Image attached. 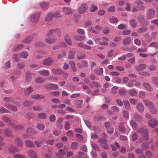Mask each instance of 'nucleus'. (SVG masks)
<instances>
[{
    "label": "nucleus",
    "instance_id": "f257e3e1",
    "mask_svg": "<svg viewBox=\"0 0 158 158\" xmlns=\"http://www.w3.org/2000/svg\"><path fill=\"white\" fill-rule=\"evenodd\" d=\"M50 31L46 35V37L45 41L46 43L51 44L56 42L57 40V38L53 35Z\"/></svg>",
    "mask_w": 158,
    "mask_h": 158
},
{
    "label": "nucleus",
    "instance_id": "f03ea898",
    "mask_svg": "<svg viewBox=\"0 0 158 158\" xmlns=\"http://www.w3.org/2000/svg\"><path fill=\"white\" fill-rule=\"evenodd\" d=\"M105 92L106 89H100L99 91L98 89H89L87 93L89 94L91 93L92 95H97L102 94Z\"/></svg>",
    "mask_w": 158,
    "mask_h": 158
},
{
    "label": "nucleus",
    "instance_id": "7ed1b4c3",
    "mask_svg": "<svg viewBox=\"0 0 158 158\" xmlns=\"http://www.w3.org/2000/svg\"><path fill=\"white\" fill-rule=\"evenodd\" d=\"M140 132L144 139L145 140H147L148 139V129L145 127H142Z\"/></svg>",
    "mask_w": 158,
    "mask_h": 158
},
{
    "label": "nucleus",
    "instance_id": "20e7f679",
    "mask_svg": "<svg viewBox=\"0 0 158 158\" xmlns=\"http://www.w3.org/2000/svg\"><path fill=\"white\" fill-rule=\"evenodd\" d=\"M62 12L64 15H69L73 13L75 10L70 7H65L62 8Z\"/></svg>",
    "mask_w": 158,
    "mask_h": 158
},
{
    "label": "nucleus",
    "instance_id": "39448f33",
    "mask_svg": "<svg viewBox=\"0 0 158 158\" xmlns=\"http://www.w3.org/2000/svg\"><path fill=\"white\" fill-rule=\"evenodd\" d=\"M155 14V10L152 8H149L147 11V18L148 19H151L153 17Z\"/></svg>",
    "mask_w": 158,
    "mask_h": 158
},
{
    "label": "nucleus",
    "instance_id": "423d86ee",
    "mask_svg": "<svg viewBox=\"0 0 158 158\" xmlns=\"http://www.w3.org/2000/svg\"><path fill=\"white\" fill-rule=\"evenodd\" d=\"M88 10V5L85 3L82 4L78 9V12L80 14L85 13Z\"/></svg>",
    "mask_w": 158,
    "mask_h": 158
},
{
    "label": "nucleus",
    "instance_id": "0eeeda50",
    "mask_svg": "<svg viewBox=\"0 0 158 158\" xmlns=\"http://www.w3.org/2000/svg\"><path fill=\"white\" fill-rule=\"evenodd\" d=\"M40 13L39 12L36 13L31 17V21L34 23H37L40 18Z\"/></svg>",
    "mask_w": 158,
    "mask_h": 158
},
{
    "label": "nucleus",
    "instance_id": "6e6552de",
    "mask_svg": "<svg viewBox=\"0 0 158 158\" xmlns=\"http://www.w3.org/2000/svg\"><path fill=\"white\" fill-rule=\"evenodd\" d=\"M148 125L151 127L154 128L158 125V122L155 118H153L148 121Z\"/></svg>",
    "mask_w": 158,
    "mask_h": 158
},
{
    "label": "nucleus",
    "instance_id": "1a4fd4ad",
    "mask_svg": "<svg viewBox=\"0 0 158 158\" xmlns=\"http://www.w3.org/2000/svg\"><path fill=\"white\" fill-rule=\"evenodd\" d=\"M93 27L90 26L89 28V30L92 33L98 34L101 30L102 27L98 25H96L95 26V30H94L93 29Z\"/></svg>",
    "mask_w": 158,
    "mask_h": 158
},
{
    "label": "nucleus",
    "instance_id": "9d476101",
    "mask_svg": "<svg viewBox=\"0 0 158 158\" xmlns=\"http://www.w3.org/2000/svg\"><path fill=\"white\" fill-rule=\"evenodd\" d=\"M49 31L52 32L51 33L53 35L56 33L60 38H61L62 37V33L61 30L60 29L56 28L51 30Z\"/></svg>",
    "mask_w": 158,
    "mask_h": 158
},
{
    "label": "nucleus",
    "instance_id": "9b49d317",
    "mask_svg": "<svg viewBox=\"0 0 158 158\" xmlns=\"http://www.w3.org/2000/svg\"><path fill=\"white\" fill-rule=\"evenodd\" d=\"M34 74L29 71L25 73V81L27 82H30L32 79V76Z\"/></svg>",
    "mask_w": 158,
    "mask_h": 158
},
{
    "label": "nucleus",
    "instance_id": "f8f14e48",
    "mask_svg": "<svg viewBox=\"0 0 158 158\" xmlns=\"http://www.w3.org/2000/svg\"><path fill=\"white\" fill-rule=\"evenodd\" d=\"M53 62L52 59L49 57H48L47 58L44 59L43 62L42 64L46 65H50Z\"/></svg>",
    "mask_w": 158,
    "mask_h": 158
},
{
    "label": "nucleus",
    "instance_id": "ddd939ff",
    "mask_svg": "<svg viewBox=\"0 0 158 158\" xmlns=\"http://www.w3.org/2000/svg\"><path fill=\"white\" fill-rule=\"evenodd\" d=\"M28 155L29 157L31 158H37V155L36 152L33 150H30L28 152Z\"/></svg>",
    "mask_w": 158,
    "mask_h": 158
},
{
    "label": "nucleus",
    "instance_id": "4468645a",
    "mask_svg": "<svg viewBox=\"0 0 158 158\" xmlns=\"http://www.w3.org/2000/svg\"><path fill=\"white\" fill-rule=\"evenodd\" d=\"M131 42V40L130 37H127L124 38L123 41V44L125 45H130Z\"/></svg>",
    "mask_w": 158,
    "mask_h": 158
},
{
    "label": "nucleus",
    "instance_id": "2eb2a0df",
    "mask_svg": "<svg viewBox=\"0 0 158 158\" xmlns=\"http://www.w3.org/2000/svg\"><path fill=\"white\" fill-rule=\"evenodd\" d=\"M40 6L43 10L46 11L48 8L49 4L48 2H43L40 3Z\"/></svg>",
    "mask_w": 158,
    "mask_h": 158
},
{
    "label": "nucleus",
    "instance_id": "dca6fc26",
    "mask_svg": "<svg viewBox=\"0 0 158 158\" xmlns=\"http://www.w3.org/2000/svg\"><path fill=\"white\" fill-rule=\"evenodd\" d=\"M53 17V14L51 12L49 13L46 15L44 18V20L47 22H49L52 20Z\"/></svg>",
    "mask_w": 158,
    "mask_h": 158
},
{
    "label": "nucleus",
    "instance_id": "f3484780",
    "mask_svg": "<svg viewBox=\"0 0 158 158\" xmlns=\"http://www.w3.org/2000/svg\"><path fill=\"white\" fill-rule=\"evenodd\" d=\"M88 63L85 60H82L81 61V64H78V67L80 69H81L83 68H86L88 66Z\"/></svg>",
    "mask_w": 158,
    "mask_h": 158
},
{
    "label": "nucleus",
    "instance_id": "a211bd4d",
    "mask_svg": "<svg viewBox=\"0 0 158 158\" xmlns=\"http://www.w3.org/2000/svg\"><path fill=\"white\" fill-rule=\"evenodd\" d=\"M76 53V51L74 49H71L69 52V58L73 59Z\"/></svg>",
    "mask_w": 158,
    "mask_h": 158
},
{
    "label": "nucleus",
    "instance_id": "6ab92c4d",
    "mask_svg": "<svg viewBox=\"0 0 158 158\" xmlns=\"http://www.w3.org/2000/svg\"><path fill=\"white\" fill-rule=\"evenodd\" d=\"M78 46L80 48H82L84 49L88 50H89L91 49V47L90 46L84 44L82 43H80L78 44Z\"/></svg>",
    "mask_w": 158,
    "mask_h": 158
},
{
    "label": "nucleus",
    "instance_id": "aec40b11",
    "mask_svg": "<svg viewBox=\"0 0 158 158\" xmlns=\"http://www.w3.org/2000/svg\"><path fill=\"white\" fill-rule=\"evenodd\" d=\"M15 143L19 147H22L23 145V142L20 138L16 137L15 139Z\"/></svg>",
    "mask_w": 158,
    "mask_h": 158
},
{
    "label": "nucleus",
    "instance_id": "412c9836",
    "mask_svg": "<svg viewBox=\"0 0 158 158\" xmlns=\"http://www.w3.org/2000/svg\"><path fill=\"white\" fill-rule=\"evenodd\" d=\"M137 110L140 113H142L144 110V108L143 105L141 103H139L136 106Z\"/></svg>",
    "mask_w": 158,
    "mask_h": 158
},
{
    "label": "nucleus",
    "instance_id": "4be33fe9",
    "mask_svg": "<svg viewBox=\"0 0 158 158\" xmlns=\"http://www.w3.org/2000/svg\"><path fill=\"white\" fill-rule=\"evenodd\" d=\"M5 107L9 109L14 111H16L17 110V108L15 106L7 104L6 105Z\"/></svg>",
    "mask_w": 158,
    "mask_h": 158
},
{
    "label": "nucleus",
    "instance_id": "5701e85b",
    "mask_svg": "<svg viewBox=\"0 0 158 158\" xmlns=\"http://www.w3.org/2000/svg\"><path fill=\"white\" fill-rule=\"evenodd\" d=\"M147 67L145 64H140L136 67L137 71H141L145 69Z\"/></svg>",
    "mask_w": 158,
    "mask_h": 158
},
{
    "label": "nucleus",
    "instance_id": "b1692460",
    "mask_svg": "<svg viewBox=\"0 0 158 158\" xmlns=\"http://www.w3.org/2000/svg\"><path fill=\"white\" fill-rule=\"evenodd\" d=\"M125 123L122 122L118 126V128L120 131L123 133H125L126 131V129L124 127Z\"/></svg>",
    "mask_w": 158,
    "mask_h": 158
},
{
    "label": "nucleus",
    "instance_id": "393cba45",
    "mask_svg": "<svg viewBox=\"0 0 158 158\" xmlns=\"http://www.w3.org/2000/svg\"><path fill=\"white\" fill-rule=\"evenodd\" d=\"M19 151V149L15 146H12L10 147L9 151L11 153L13 154Z\"/></svg>",
    "mask_w": 158,
    "mask_h": 158
},
{
    "label": "nucleus",
    "instance_id": "a878e982",
    "mask_svg": "<svg viewBox=\"0 0 158 158\" xmlns=\"http://www.w3.org/2000/svg\"><path fill=\"white\" fill-rule=\"evenodd\" d=\"M64 40L65 42L69 45L71 46L72 43L71 41L70 36L68 35H66L64 36Z\"/></svg>",
    "mask_w": 158,
    "mask_h": 158
},
{
    "label": "nucleus",
    "instance_id": "bb28decb",
    "mask_svg": "<svg viewBox=\"0 0 158 158\" xmlns=\"http://www.w3.org/2000/svg\"><path fill=\"white\" fill-rule=\"evenodd\" d=\"M33 102L32 101L28 100L25 101L23 102V106L26 107H30L33 104Z\"/></svg>",
    "mask_w": 158,
    "mask_h": 158
},
{
    "label": "nucleus",
    "instance_id": "cd10ccee",
    "mask_svg": "<svg viewBox=\"0 0 158 158\" xmlns=\"http://www.w3.org/2000/svg\"><path fill=\"white\" fill-rule=\"evenodd\" d=\"M144 102L145 105L150 108H153L155 107L154 104L148 101L145 100L144 101Z\"/></svg>",
    "mask_w": 158,
    "mask_h": 158
},
{
    "label": "nucleus",
    "instance_id": "c85d7f7f",
    "mask_svg": "<svg viewBox=\"0 0 158 158\" xmlns=\"http://www.w3.org/2000/svg\"><path fill=\"white\" fill-rule=\"evenodd\" d=\"M39 72L40 74L45 76H48L50 73L49 71L45 69H43L39 71Z\"/></svg>",
    "mask_w": 158,
    "mask_h": 158
},
{
    "label": "nucleus",
    "instance_id": "c756f323",
    "mask_svg": "<svg viewBox=\"0 0 158 158\" xmlns=\"http://www.w3.org/2000/svg\"><path fill=\"white\" fill-rule=\"evenodd\" d=\"M33 39V37L31 36H28L23 40V42L27 44H29L31 42Z\"/></svg>",
    "mask_w": 158,
    "mask_h": 158
},
{
    "label": "nucleus",
    "instance_id": "7c9ffc66",
    "mask_svg": "<svg viewBox=\"0 0 158 158\" xmlns=\"http://www.w3.org/2000/svg\"><path fill=\"white\" fill-rule=\"evenodd\" d=\"M10 125L15 130H22L23 129V127L21 125H15L14 123L10 124Z\"/></svg>",
    "mask_w": 158,
    "mask_h": 158
},
{
    "label": "nucleus",
    "instance_id": "2f4dec72",
    "mask_svg": "<svg viewBox=\"0 0 158 158\" xmlns=\"http://www.w3.org/2000/svg\"><path fill=\"white\" fill-rule=\"evenodd\" d=\"M52 72L55 74L62 75L63 74V71L58 69H53L52 70Z\"/></svg>",
    "mask_w": 158,
    "mask_h": 158
},
{
    "label": "nucleus",
    "instance_id": "473e14b6",
    "mask_svg": "<svg viewBox=\"0 0 158 158\" xmlns=\"http://www.w3.org/2000/svg\"><path fill=\"white\" fill-rule=\"evenodd\" d=\"M123 102L126 109L128 110H131V108L129 102L127 100H124Z\"/></svg>",
    "mask_w": 158,
    "mask_h": 158
},
{
    "label": "nucleus",
    "instance_id": "72a5a7b5",
    "mask_svg": "<svg viewBox=\"0 0 158 158\" xmlns=\"http://www.w3.org/2000/svg\"><path fill=\"white\" fill-rule=\"evenodd\" d=\"M85 37V36L84 35H77L74 37V39L77 41H81L84 40Z\"/></svg>",
    "mask_w": 158,
    "mask_h": 158
},
{
    "label": "nucleus",
    "instance_id": "f704fd0d",
    "mask_svg": "<svg viewBox=\"0 0 158 158\" xmlns=\"http://www.w3.org/2000/svg\"><path fill=\"white\" fill-rule=\"evenodd\" d=\"M141 148L144 150H148L149 147V144L146 142L143 143L141 145Z\"/></svg>",
    "mask_w": 158,
    "mask_h": 158
},
{
    "label": "nucleus",
    "instance_id": "c9c22d12",
    "mask_svg": "<svg viewBox=\"0 0 158 158\" xmlns=\"http://www.w3.org/2000/svg\"><path fill=\"white\" fill-rule=\"evenodd\" d=\"M86 57L85 54L83 52H80L77 55V57L78 60H81L84 58Z\"/></svg>",
    "mask_w": 158,
    "mask_h": 158
},
{
    "label": "nucleus",
    "instance_id": "e433bc0d",
    "mask_svg": "<svg viewBox=\"0 0 158 158\" xmlns=\"http://www.w3.org/2000/svg\"><path fill=\"white\" fill-rule=\"evenodd\" d=\"M91 145L93 149L96 151H99L100 148L98 146L96 143L93 142L91 143Z\"/></svg>",
    "mask_w": 158,
    "mask_h": 158
},
{
    "label": "nucleus",
    "instance_id": "4c0bfd02",
    "mask_svg": "<svg viewBox=\"0 0 158 158\" xmlns=\"http://www.w3.org/2000/svg\"><path fill=\"white\" fill-rule=\"evenodd\" d=\"M98 9V7L97 6L92 4L90 6L89 10L91 12H94L97 10Z\"/></svg>",
    "mask_w": 158,
    "mask_h": 158
},
{
    "label": "nucleus",
    "instance_id": "58836bf2",
    "mask_svg": "<svg viewBox=\"0 0 158 158\" xmlns=\"http://www.w3.org/2000/svg\"><path fill=\"white\" fill-rule=\"evenodd\" d=\"M45 81V79L40 77H38L35 79V82L37 83L40 84L44 82Z\"/></svg>",
    "mask_w": 158,
    "mask_h": 158
},
{
    "label": "nucleus",
    "instance_id": "ea45409f",
    "mask_svg": "<svg viewBox=\"0 0 158 158\" xmlns=\"http://www.w3.org/2000/svg\"><path fill=\"white\" fill-rule=\"evenodd\" d=\"M47 88L49 89H57L58 88L56 85L51 83L47 85Z\"/></svg>",
    "mask_w": 158,
    "mask_h": 158
},
{
    "label": "nucleus",
    "instance_id": "a19ab883",
    "mask_svg": "<svg viewBox=\"0 0 158 158\" xmlns=\"http://www.w3.org/2000/svg\"><path fill=\"white\" fill-rule=\"evenodd\" d=\"M133 118L136 120L140 121L141 120L142 117L139 114H136L133 115Z\"/></svg>",
    "mask_w": 158,
    "mask_h": 158
},
{
    "label": "nucleus",
    "instance_id": "79ce46f5",
    "mask_svg": "<svg viewBox=\"0 0 158 158\" xmlns=\"http://www.w3.org/2000/svg\"><path fill=\"white\" fill-rule=\"evenodd\" d=\"M37 128L40 130H43L45 128V126L41 123H38L36 125Z\"/></svg>",
    "mask_w": 158,
    "mask_h": 158
},
{
    "label": "nucleus",
    "instance_id": "37998d69",
    "mask_svg": "<svg viewBox=\"0 0 158 158\" xmlns=\"http://www.w3.org/2000/svg\"><path fill=\"white\" fill-rule=\"evenodd\" d=\"M130 24L133 28H135L137 27V22L136 20L132 19L130 20Z\"/></svg>",
    "mask_w": 158,
    "mask_h": 158
},
{
    "label": "nucleus",
    "instance_id": "c03bdc74",
    "mask_svg": "<svg viewBox=\"0 0 158 158\" xmlns=\"http://www.w3.org/2000/svg\"><path fill=\"white\" fill-rule=\"evenodd\" d=\"M5 135L8 137H10L12 135V132L9 129H6L5 131Z\"/></svg>",
    "mask_w": 158,
    "mask_h": 158
},
{
    "label": "nucleus",
    "instance_id": "a18cd8bd",
    "mask_svg": "<svg viewBox=\"0 0 158 158\" xmlns=\"http://www.w3.org/2000/svg\"><path fill=\"white\" fill-rule=\"evenodd\" d=\"M148 30L147 27H143L139 29L138 30V32L139 33H141L146 31Z\"/></svg>",
    "mask_w": 158,
    "mask_h": 158
},
{
    "label": "nucleus",
    "instance_id": "49530a36",
    "mask_svg": "<svg viewBox=\"0 0 158 158\" xmlns=\"http://www.w3.org/2000/svg\"><path fill=\"white\" fill-rule=\"evenodd\" d=\"M53 14V17L56 18H58L61 17V13L60 11H57Z\"/></svg>",
    "mask_w": 158,
    "mask_h": 158
},
{
    "label": "nucleus",
    "instance_id": "de8ad7c7",
    "mask_svg": "<svg viewBox=\"0 0 158 158\" xmlns=\"http://www.w3.org/2000/svg\"><path fill=\"white\" fill-rule=\"evenodd\" d=\"M24 47V45L22 44H20L18 45L14 48L13 51H18L23 48Z\"/></svg>",
    "mask_w": 158,
    "mask_h": 158
},
{
    "label": "nucleus",
    "instance_id": "09e8293b",
    "mask_svg": "<svg viewBox=\"0 0 158 158\" xmlns=\"http://www.w3.org/2000/svg\"><path fill=\"white\" fill-rule=\"evenodd\" d=\"M20 57L23 58H27L28 56V53L26 52H21L20 54Z\"/></svg>",
    "mask_w": 158,
    "mask_h": 158
},
{
    "label": "nucleus",
    "instance_id": "8fccbe9b",
    "mask_svg": "<svg viewBox=\"0 0 158 158\" xmlns=\"http://www.w3.org/2000/svg\"><path fill=\"white\" fill-rule=\"evenodd\" d=\"M38 117L41 119H44L47 117V115L45 113H40L38 115Z\"/></svg>",
    "mask_w": 158,
    "mask_h": 158
},
{
    "label": "nucleus",
    "instance_id": "3c124183",
    "mask_svg": "<svg viewBox=\"0 0 158 158\" xmlns=\"http://www.w3.org/2000/svg\"><path fill=\"white\" fill-rule=\"evenodd\" d=\"M137 19L138 21L141 23H142L145 20L144 16L141 15L138 16Z\"/></svg>",
    "mask_w": 158,
    "mask_h": 158
},
{
    "label": "nucleus",
    "instance_id": "603ef678",
    "mask_svg": "<svg viewBox=\"0 0 158 158\" xmlns=\"http://www.w3.org/2000/svg\"><path fill=\"white\" fill-rule=\"evenodd\" d=\"M130 124L134 129L135 130L136 129L137 127V124L134 121H131Z\"/></svg>",
    "mask_w": 158,
    "mask_h": 158
},
{
    "label": "nucleus",
    "instance_id": "864d4df0",
    "mask_svg": "<svg viewBox=\"0 0 158 158\" xmlns=\"http://www.w3.org/2000/svg\"><path fill=\"white\" fill-rule=\"evenodd\" d=\"M26 145L29 147L31 148L34 146V143L31 142L27 140L26 141Z\"/></svg>",
    "mask_w": 158,
    "mask_h": 158
},
{
    "label": "nucleus",
    "instance_id": "5fc2aeb1",
    "mask_svg": "<svg viewBox=\"0 0 158 158\" xmlns=\"http://www.w3.org/2000/svg\"><path fill=\"white\" fill-rule=\"evenodd\" d=\"M78 143L76 142H73L71 145L70 147L71 149H74L77 148Z\"/></svg>",
    "mask_w": 158,
    "mask_h": 158
},
{
    "label": "nucleus",
    "instance_id": "6e6d98bb",
    "mask_svg": "<svg viewBox=\"0 0 158 158\" xmlns=\"http://www.w3.org/2000/svg\"><path fill=\"white\" fill-rule=\"evenodd\" d=\"M94 72L98 75H101L103 73V69L100 68L98 69H96L94 71Z\"/></svg>",
    "mask_w": 158,
    "mask_h": 158
},
{
    "label": "nucleus",
    "instance_id": "4d7b16f0",
    "mask_svg": "<svg viewBox=\"0 0 158 158\" xmlns=\"http://www.w3.org/2000/svg\"><path fill=\"white\" fill-rule=\"evenodd\" d=\"M111 109L114 112H115L116 113H118L119 111V108L115 106H113L111 107Z\"/></svg>",
    "mask_w": 158,
    "mask_h": 158
},
{
    "label": "nucleus",
    "instance_id": "13d9d810",
    "mask_svg": "<svg viewBox=\"0 0 158 158\" xmlns=\"http://www.w3.org/2000/svg\"><path fill=\"white\" fill-rule=\"evenodd\" d=\"M129 94L131 96H134L137 95V93L134 89H131L129 91Z\"/></svg>",
    "mask_w": 158,
    "mask_h": 158
},
{
    "label": "nucleus",
    "instance_id": "bf43d9fd",
    "mask_svg": "<svg viewBox=\"0 0 158 158\" xmlns=\"http://www.w3.org/2000/svg\"><path fill=\"white\" fill-rule=\"evenodd\" d=\"M143 85L146 89H150L152 88L151 85L148 82H145L143 84Z\"/></svg>",
    "mask_w": 158,
    "mask_h": 158
},
{
    "label": "nucleus",
    "instance_id": "052dcab7",
    "mask_svg": "<svg viewBox=\"0 0 158 158\" xmlns=\"http://www.w3.org/2000/svg\"><path fill=\"white\" fill-rule=\"evenodd\" d=\"M118 94L120 96L125 95L127 94V92L125 89H119Z\"/></svg>",
    "mask_w": 158,
    "mask_h": 158
},
{
    "label": "nucleus",
    "instance_id": "680f3d73",
    "mask_svg": "<svg viewBox=\"0 0 158 158\" xmlns=\"http://www.w3.org/2000/svg\"><path fill=\"white\" fill-rule=\"evenodd\" d=\"M98 142L101 144H107V140L103 138H101L98 140Z\"/></svg>",
    "mask_w": 158,
    "mask_h": 158
},
{
    "label": "nucleus",
    "instance_id": "e2e57ef3",
    "mask_svg": "<svg viewBox=\"0 0 158 158\" xmlns=\"http://www.w3.org/2000/svg\"><path fill=\"white\" fill-rule=\"evenodd\" d=\"M83 101L81 100H78L76 102V104L77 107L80 108L81 107L82 104L83 103Z\"/></svg>",
    "mask_w": 158,
    "mask_h": 158
},
{
    "label": "nucleus",
    "instance_id": "0e129e2a",
    "mask_svg": "<svg viewBox=\"0 0 158 158\" xmlns=\"http://www.w3.org/2000/svg\"><path fill=\"white\" fill-rule=\"evenodd\" d=\"M43 109L42 107L39 106H35L33 107V110L34 111H41Z\"/></svg>",
    "mask_w": 158,
    "mask_h": 158
},
{
    "label": "nucleus",
    "instance_id": "69168bd1",
    "mask_svg": "<svg viewBox=\"0 0 158 158\" xmlns=\"http://www.w3.org/2000/svg\"><path fill=\"white\" fill-rule=\"evenodd\" d=\"M103 33L105 34H108L110 32L109 29L108 27H105L102 30Z\"/></svg>",
    "mask_w": 158,
    "mask_h": 158
},
{
    "label": "nucleus",
    "instance_id": "338daca9",
    "mask_svg": "<svg viewBox=\"0 0 158 158\" xmlns=\"http://www.w3.org/2000/svg\"><path fill=\"white\" fill-rule=\"evenodd\" d=\"M152 81L156 85L158 86V77H154L153 78Z\"/></svg>",
    "mask_w": 158,
    "mask_h": 158
},
{
    "label": "nucleus",
    "instance_id": "774afa93",
    "mask_svg": "<svg viewBox=\"0 0 158 158\" xmlns=\"http://www.w3.org/2000/svg\"><path fill=\"white\" fill-rule=\"evenodd\" d=\"M14 158H26V157L23 155L20 154H16L13 156Z\"/></svg>",
    "mask_w": 158,
    "mask_h": 158
}]
</instances>
